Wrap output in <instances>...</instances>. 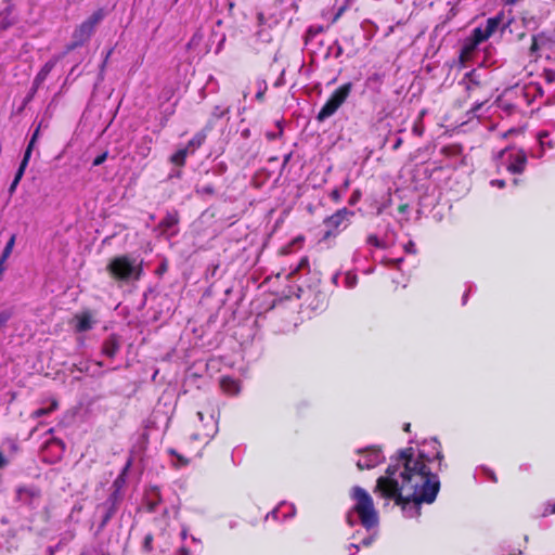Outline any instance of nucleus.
Here are the masks:
<instances>
[{
	"mask_svg": "<svg viewBox=\"0 0 555 555\" xmlns=\"http://www.w3.org/2000/svg\"><path fill=\"white\" fill-rule=\"evenodd\" d=\"M479 474H482L485 477H487L491 481L496 482V476H495L494 472L491 470L490 468H488L486 466H480L475 472V478H477Z\"/></svg>",
	"mask_w": 555,
	"mask_h": 555,
	"instance_id": "cd10ccee",
	"label": "nucleus"
},
{
	"mask_svg": "<svg viewBox=\"0 0 555 555\" xmlns=\"http://www.w3.org/2000/svg\"><path fill=\"white\" fill-rule=\"evenodd\" d=\"M367 243L378 248H385V244L376 235H370Z\"/></svg>",
	"mask_w": 555,
	"mask_h": 555,
	"instance_id": "473e14b6",
	"label": "nucleus"
},
{
	"mask_svg": "<svg viewBox=\"0 0 555 555\" xmlns=\"http://www.w3.org/2000/svg\"><path fill=\"white\" fill-rule=\"evenodd\" d=\"M189 153H191L189 147L180 149L170 157V162L177 166H183Z\"/></svg>",
	"mask_w": 555,
	"mask_h": 555,
	"instance_id": "4be33fe9",
	"label": "nucleus"
},
{
	"mask_svg": "<svg viewBox=\"0 0 555 555\" xmlns=\"http://www.w3.org/2000/svg\"><path fill=\"white\" fill-rule=\"evenodd\" d=\"M267 90V85H266V81H261L259 82V90L258 92L256 93V99L261 101L263 99V95H264V92Z\"/></svg>",
	"mask_w": 555,
	"mask_h": 555,
	"instance_id": "c9c22d12",
	"label": "nucleus"
},
{
	"mask_svg": "<svg viewBox=\"0 0 555 555\" xmlns=\"http://www.w3.org/2000/svg\"><path fill=\"white\" fill-rule=\"evenodd\" d=\"M206 139L205 130L197 132L185 147H189V151L193 153L196 149H198Z\"/></svg>",
	"mask_w": 555,
	"mask_h": 555,
	"instance_id": "412c9836",
	"label": "nucleus"
},
{
	"mask_svg": "<svg viewBox=\"0 0 555 555\" xmlns=\"http://www.w3.org/2000/svg\"><path fill=\"white\" fill-rule=\"evenodd\" d=\"M498 158L506 167V170L513 175H520L526 169L527 154L522 149H503L500 151Z\"/></svg>",
	"mask_w": 555,
	"mask_h": 555,
	"instance_id": "39448f33",
	"label": "nucleus"
},
{
	"mask_svg": "<svg viewBox=\"0 0 555 555\" xmlns=\"http://www.w3.org/2000/svg\"><path fill=\"white\" fill-rule=\"evenodd\" d=\"M410 426H411V425H410V423H406V424H404L403 429H404L405 431H410Z\"/></svg>",
	"mask_w": 555,
	"mask_h": 555,
	"instance_id": "052dcab7",
	"label": "nucleus"
},
{
	"mask_svg": "<svg viewBox=\"0 0 555 555\" xmlns=\"http://www.w3.org/2000/svg\"><path fill=\"white\" fill-rule=\"evenodd\" d=\"M502 22L503 13H500L493 17L488 18L481 39H488L492 34H494V31L499 28Z\"/></svg>",
	"mask_w": 555,
	"mask_h": 555,
	"instance_id": "f3484780",
	"label": "nucleus"
},
{
	"mask_svg": "<svg viewBox=\"0 0 555 555\" xmlns=\"http://www.w3.org/2000/svg\"><path fill=\"white\" fill-rule=\"evenodd\" d=\"M107 271L115 279L122 282L138 281L142 274L141 262H137L128 256H120L112 259Z\"/></svg>",
	"mask_w": 555,
	"mask_h": 555,
	"instance_id": "7ed1b4c3",
	"label": "nucleus"
},
{
	"mask_svg": "<svg viewBox=\"0 0 555 555\" xmlns=\"http://www.w3.org/2000/svg\"><path fill=\"white\" fill-rule=\"evenodd\" d=\"M13 312L11 309H4L0 312V328L4 327L8 321L12 318Z\"/></svg>",
	"mask_w": 555,
	"mask_h": 555,
	"instance_id": "c756f323",
	"label": "nucleus"
},
{
	"mask_svg": "<svg viewBox=\"0 0 555 555\" xmlns=\"http://www.w3.org/2000/svg\"><path fill=\"white\" fill-rule=\"evenodd\" d=\"M401 261H402V258L389 260V262L395 263V264H399Z\"/></svg>",
	"mask_w": 555,
	"mask_h": 555,
	"instance_id": "13d9d810",
	"label": "nucleus"
},
{
	"mask_svg": "<svg viewBox=\"0 0 555 555\" xmlns=\"http://www.w3.org/2000/svg\"><path fill=\"white\" fill-rule=\"evenodd\" d=\"M177 555H190V551L185 546H181L178 550Z\"/></svg>",
	"mask_w": 555,
	"mask_h": 555,
	"instance_id": "de8ad7c7",
	"label": "nucleus"
},
{
	"mask_svg": "<svg viewBox=\"0 0 555 555\" xmlns=\"http://www.w3.org/2000/svg\"><path fill=\"white\" fill-rule=\"evenodd\" d=\"M466 300H467V293H466V294H464V296H463V304H465V302H466Z\"/></svg>",
	"mask_w": 555,
	"mask_h": 555,
	"instance_id": "e2e57ef3",
	"label": "nucleus"
},
{
	"mask_svg": "<svg viewBox=\"0 0 555 555\" xmlns=\"http://www.w3.org/2000/svg\"><path fill=\"white\" fill-rule=\"evenodd\" d=\"M152 535H146L144 539V547L146 550H151Z\"/></svg>",
	"mask_w": 555,
	"mask_h": 555,
	"instance_id": "a18cd8bd",
	"label": "nucleus"
},
{
	"mask_svg": "<svg viewBox=\"0 0 555 555\" xmlns=\"http://www.w3.org/2000/svg\"><path fill=\"white\" fill-rule=\"evenodd\" d=\"M107 156H108V153L107 152H103L102 154H100L99 156H96L93 160V166H100L102 165L106 159H107Z\"/></svg>",
	"mask_w": 555,
	"mask_h": 555,
	"instance_id": "f704fd0d",
	"label": "nucleus"
},
{
	"mask_svg": "<svg viewBox=\"0 0 555 555\" xmlns=\"http://www.w3.org/2000/svg\"><path fill=\"white\" fill-rule=\"evenodd\" d=\"M30 156H29V151H25V154H24V157L22 159V163L15 173V177L14 179L17 180V181H21L23 175H24V171H25V168L27 167V164H28V160H29Z\"/></svg>",
	"mask_w": 555,
	"mask_h": 555,
	"instance_id": "a878e982",
	"label": "nucleus"
},
{
	"mask_svg": "<svg viewBox=\"0 0 555 555\" xmlns=\"http://www.w3.org/2000/svg\"><path fill=\"white\" fill-rule=\"evenodd\" d=\"M349 551H350V554L349 555H354L356 553L359 552V545L357 544H350L349 545Z\"/></svg>",
	"mask_w": 555,
	"mask_h": 555,
	"instance_id": "49530a36",
	"label": "nucleus"
},
{
	"mask_svg": "<svg viewBox=\"0 0 555 555\" xmlns=\"http://www.w3.org/2000/svg\"><path fill=\"white\" fill-rule=\"evenodd\" d=\"M544 77H545V80L548 82V83H552L555 81V70H552V69H546L544 72Z\"/></svg>",
	"mask_w": 555,
	"mask_h": 555,
	"instance_id": "4c0bfd02",
	"label": "nucleus"
},
{
	"mask_svg": "<svg viewBox=\"0 0 555 555\" xmlns=\"http://www.w3.org/2000/svg\"><path fill=\"white\" fill-rule=\"evenodd\" d=\"M345 282L348 288H353L357 284V275L348 273L346 275Z\"/></svg>",
	"mask_w": 555,
	"mask_h": 555,
	"instance_id": "72a5a7b5",
	"label": "nucleus"
},
{
	"mask_svg": "<svg viewBox=\"0 0 555 555\" xmlns=\"http://www.w3.org/2000/svg\"><path fill=\"white\" fill-rule=\"evenodd\" d=\"M353 216V211L343 208L337 210L331 217L324 220V224L327 228L324 236L328 237L333 234V231L339 230L340 227L346 228L350 217Z\"/></svg>",
	"mask_w": 555,
	"mask_h": 555,
	"instance_id": "9d476101",
	"label": "nucleus"
},
{
	"mask_svg": "<svg viewBox=\"0 0 555 555\" xmlns=\"http://www.w3.org/2000/svg\"><path fill=\"white\" fill-rule=\"evenodd\" d=\"M416 448L400 450L398 456L380 476L373 492L388 504L395 501L405 517L420 515L421 504L433 503L440 489L438 473L442 468L443 453L437 438L411 439Z\"/></svg>",
	"mask_w": 555,
	"mask_h": 555,
	"instance_id": "f257e3e1",
	"label": "nucleus"
},
{
	"mask_svg": "<svg viewBox=\"0 0 555 555\" xmlns=\"http://www.w3.org/2000/svg\"><path fill=\"white\" fill-rule=\"evenodd\" d=\"M404 249L406 253L410 254L416 253L415 244L412 241L408 242V244L404 245Z\"/></svg>",
	"mask_w": 555,
	"mask_h": 555,
	"instance_id": "ea45409f",
	"label": "nucleus"
},
{
	"mask_svg": "<svg viewBox=\"0 0 555 555\" xmlns=\"http://www.w3.org/2000/svg\"><path fill=\"white\" fill-rule=\"evenodd\" d=\"M221 389L229 395H236L241 390V384L237 379L230 376H223L220 379Z\"/></svg>",
	"mask_w": 555,
	"mask_h": 555,
	"instance_id": "2eb2a0df",
	"label": "nucleus"
},
{
	"mask_svg": "<svg viewBox=\"0 0 555 555\" xmlns=\"http://www.w3.org/2000/svg\"><path fill=\"white\" fill-rule=\"evenodd\" d=\"M18 183H20V181L13 179V181H12L10 188H9L10 195H12L15 192L16 186H17Z\"/></svg>",
	"mask_w": 555,
	"mask_h": 555,
	"instance_id": "c03bdc74",
	"label": "nucleus"
},
{
	"mask_svg": "<svg viewBox=\"0 0 555 555\" xmlns=\"http://www.w3.org/2000/svg\"><path fill=\"white\" fill-rule=\"evenodd\" d=\"M546 135H547V133H546V132H540V133H539V141H540L541 146H543V145H544V140H543V139H544Z\"/></svg>",
	"mask_w": 555,
	"mask_h": 555,
	"instance_id": "603ef678",
	"label": "nucleus"
},
{
	"mask_svg": "<svg viewBox=\"0 0 555 555\" xmlns=\"http://www.w3.org/2000/svg\"><path fill=\"white\" fill-rule=\"evenodd\" d=\"M483 31H485V28H476L474 30V36H475V40L476 42H482L485 41L486 39H481L482 35H483Z\"/></svg>",
	"mask_w": 555,
	"mask_h": 555,
	"instance_id": "58836bf2",
	"label": "nucleus"
},
{
	"mask_svg": "<svg viewBox=\"0 0 555 555\" xmlns=\"http://www.w3.org/2000/svg\"><path fill=\"white\" fill-rule=\"evenodd\" d=\"M351 90V82H347L339 87L320 109L319 114L317 115V120L322 122L325 119L333 116L337 112V109L345 103Z\"/></svg>",
	"mask_w": 555,
	"mask_h": 555,
	"instance_id": "423d86ee",
	"label": "nucleus"
},
{
	"mask_svg": "<svg viewBox=\"0 0 555 555\" xmlns=\"http://www.w3.org/2000/svg\"><path fill=\"white\" fill-rule=\"evenodd\" d=\"M10 13L11 11L9 8L0 12V31L7 29L12 25V21L9 18Z\"/></svg>",
	"mask_w": 555,
	"mask_h": 555,
	"instance_id": "393cba45",
	"label": "nucleus"
},
{
	"mask_svg": "<svg viewBox=\"0 0 555 555\" xmlns=\"http://www.w3.org/2000/svg\"><path fill=\"white\" fill-rule=\"evenodd\" d=\"M193 427L191 439L207 444L218 431V422L217 418H197Z\"/></svg>",
	"mask_w": 555,
	"mask_h": 555,
	"instance_id": "0eeeda50",
	"label": "nucleus"
},
{
	"mask_svg": "<svg viewBox=\"0 0 555 555\" xmlns=\"http://www.w3.org/2000/svg\"><path fill=\"white\" fill-rule=\"evenodd\" d=\"M168 453L172 456L170 462L171 466L179 469L188 466L191 463V459L178 453L175 449H169Z\"/></svg>",
	"mask_w": 555,
	"mask_h": 555,
	"instance_id": "a211bd4d",
	"label": "nucleus"
},
{
	"mask_svg": "<svg viewBox=\"0 0 555 555\" xmlns=\"http://www.w3.org/2000/svg\"><path fill=\"white\" fill-rule=\"evenodd\" d=\"M545 40H546V37L544 36V34H539V35L532 36V43L530 47L531 54L537 53L540 50L541 44L544 43Z\"/></svg>",
	"mask_w": 555,
	"mask_h": 555,
	"instance_id": "5701e85b",
	"label": "nucleus"
},
{
	"mask_svg": "<svg viewBox=\"0 0 555 555\" xmlns=\"http://www.w3.org/2000/svg\"><path fill=\"white\" fill-rule=\"evenodd\" d=\"M513 183H514V184H517V183H518V179H514V180H513Z\"/></svg>",
	"mask_w": 555,
	"mask_h": 555,
	"instance_id": "774afa93",
	"label": "nucleus"
},
{
	"mask_svg": "<svg viewBox=\"0 0 555 555\" xmlns=\"http://www.w3.org/2000/svg\"><path fill=\"white\" fill-rule=\"evenodd\" d=\"M179 222L177 214H167L166 217L159 222L158 228L163 235L167 237L172 236L176 231H171Z\"/></svg>",
	"mask_w": 555,
	"mask_h": 555,
	"instance_id": "ddd939ff",
	"label": "nucleus"
},
{
	"mask_svg": "<svg viewBox=\"0 0 555 555\" xmlns=\"http://www.w3.org/2000/svg\"><path fill=\"white\" fill-rule=\"evenodd\" d=\"M180 537H181V539H182L183 541L188 539V537H189L188 528H185V527H183V528H182V530H181V532H180Z\"/></svg>",
	"mask_w": 555,
	"mask_h": 555,
	"instance_id": "09e8293b",
	"label": "nucleus"
},
{
	"mask_svg": "<svg viewBox=\"0 0 555 555\" xmlns=\"http://www.w3.org/2000/svg\"><path fill=\"white\" fill-rule=\"evenodd\" d=\"M413 131H414L415 133H417L418 135L422 133V132H421V130H420V129H417L416 127L413 129Z\"/></svg>",
	"mask_w": 555,
	"mask_h": 555,
	"instance_id": "680f3d73",
	"label": "nucleus"
},
{
	"mask_svg": "<svg viewBox=\"0 0 555 555\" xmlns=\"http://www.w3.org/2000/svg\"><path fill=\"white\" fill-rule=\"evenodd\" d=\"M39 131H40V126H38V128L34 131L33 135H31V139L28 143V146L26 149V151H29V156L31 155V151H33V147L35 145V142L37 141L38 137H39Z\"/></svg>",
	"mask_w": 555,
	"mask_h": 555,
	"instance_id": "2f4dec72",
	"label": "nucleus"
},
{
	"mask_svg": "<svg viewBox=\"0 0 555 555\" xmlns=\"http://www.w3.org/2000/svg\"><path fill=\"white\" fill-rule=\"evenodd\" d=\"M356 201H357V197H356V196H353V197L350 199V203H351V204H353V203H356Z\"/></svg>",
	"mask_w": 555,
	"mask_h": 555,
	"instance_id": "0e129e2a",
	"label": "nucleus"
},
{
	"mask_svg": "<svg viewBox=\"0 0 555 555\" xmlns=\"http://www.w3.org/2000/svg\"><path fill=\"white\" fill-rule=\"evenodd\" d=\"M56 59L49 60L39 70L37 76L34 79V92H37L39 87L43 83L48 75L51 73V70L54 68L56 64Z\"/></svg>",
	"mask_w": 555,
	"mask_h": 555,
	"instance_id": "4468645a",
	"label": "nucleus"
},
{
	"mask_svg": "<svg viewBox=\"0 0 555 555\" xmlns=\"http://www.w3.org/2000/svg\"><path fill=\"white\" fill-rule=\"evenodd\" d=\"M547 514H555V501L553 503H548L545 507L543 515L545 516Z\"/></svg>",
	"mask_w": 555,
	"mask_h": 555,
	"instance_id": "a19ab883",
	"label": "nucleus"
},
{
	"mask_svg": "<svg viewBox=\"0 0 555 555\" xmlns=\"http://www.w3.org/2000/svg\"><path fill=\"white\" fill-rule=\"evenodd\" d=\"M191 541H192L194 544L198 545V546H201V545H202L201 540H199V539H197V538H195L194 535H191Z\"/></svg>",
	"mask_w": 555,
	"mask_h": 555,
	"instance_id": "6e6d98bb",
	"label": "nucleus"
},
{
	"mask_svg": "<svg viewBox=\"0 0 555 555\" xmlns=\"http://www.w3.org/2000/svg\"><path fill=\"white\" fill-rule=\"evenodd\" d=\"M56 405H57L56 401H53L48 409L40 408L37 411H35L34 412V416H38V417L44 416L46 414L51 413L52 411H54Z\"/></svg>",
	"mask_w": 555,
	"mask_h": 555,
	"instance_id": "7c9ffc66",
	"label": "nucleus"
},
{
	"mask_svg": "<svg viewBox=\"0 0 555 555\" xmlns=\"http://www.w3.org/2000/svg\"><path fill=\"white\" fill-rule=\"evenodd\" d=\"M76 328L78 332H87L92 328L93 320L90 313L86 312L77 317Z\"/></svg>",
	"mask_w": 555,
	"mask_h": 555,
	"instance_id": "6ab92c4d",
	"label": "nucleus"
},
{
	"mask_svg": "<svg viewBox=\"0 0 555 555\" xmlns=\"http://www.w3.org/2000/svg\"><path fill=\"white\" fill-rule=\"evenodd\" d=\"M257 18H258L259 23L262 24L264 22V14L258 13Z\"/></svg>",
	"mask_w": 555,
	"mask_h": 555,
	"instance_id": "4d7b16f0",
	"label": "nucleus"
},
{
	"mask_svg": "<svg viewBox=\"0 0 555 555\" xmlns=\"http://www.w3.org/2000/svg\"><path fill=\"white\" fill-rule=\"evenodd\" d=\"M357 467L362 469H372L385 461L383 452L374 447L358 451Z\"/></svg>",
	"mask_w": 555,
	"mask_h": 555,
	"instance_id": "6e6552de",
	"label": "nucleus"
},
{
	"mask_svg": "<svg viewBox=\"0 0 555 555\" xmlns=\"http://www.w3.org/2000/svg\"><path fill=\"white\" fill-rule=\"evenodd\" d=\"M35 94H36V92H34V86H33L30 91H29V94L26 98V102L30 101L34 98Z\"/></svg>",
	"mask_w": 555,
	"mask_h": 555,
	"instance_id": "5fc2aeb1",
	"label": "nucleus"
},
{
	"mask_svg": "<svg viewBox=\"0 0 555 555\" xmlns=\"http://www.w3.org/2000/svg\"><path fill=\"white\" fill-rule=\"evenodd\" d=\"M105 12L99 9L91 14L83 23H81L73 34V42L68 46V50H73L87 42L95 30V27L103 21Z\"/></svg>",
	"mask_w": 555,
	"mask_h": 555,
	"instance_id": "20e7f679",
	"label": "nucleus"
},
{
	"mask_svg": "<svg viewBox=\"0 0 555 555\" xmlns=\"http://www.w3.org/2000/svg\"><path fill=\"white\" fill-rule=\"evenodd\" d=\"M9 464V460L0 451V469H3Z\"/></svg>",
	"mask_w": 555,
	"mask_h": 555,
	"instance_id": "79ce46f5",
	"label": "nucleus"
},
{
	"mask_svg": "<svg viewBox=\"0 0 555 555\" xmlns=\"http://www.w3.org/2000/svg\"><path fill=\"white\" fill-rule=\"evenodd\" d=\"M371 542H372V539H364L363 540V544L366 545V546L370 545Z\"/></svg>",
	"mask_w": 555,
	"mask_h": 555,
	"instance_id": "bf43d9fd",
	"label": "nucleus"
},
{
	"mask_svg": "<svg viewBox=\"0 0 555 555\" xmlns=\"http://www.w3.org/2000/svg\"><path fill=\"white\" fill-rule=\"evenodd\" d=\"M491 185L498 186L500 189H503L505 186V181L504 180H499V179L492 180L491 181Z\"/></svg>",
	"mask_w": 555,
	"mask_h": 555,
	"instance_id": "37998d69",
	"label": "nucleus"
},
{
	"mask_svg": "<svg viewBox=\"0 0 555 555\" xmlns=\"http://www.w3.org/2000/svg\"><path fill=\"white\" fill-rule=\"evenodd\" d=\"M401 144H402V139L401 138H397L396 142L393 143L392 149L393 150H398L401 146Z\"/></svg>",
	"mask_w": 555,
	"mask_h": 555,
	"instance_id": "3c124183",
	"label": "nucleus"
},
{
	"mask_svg": "<svg viewBox=\"0 0 555 555\" xmlns=\"http://www.w3.org/2000/svg\"><path fill=\"white\" fill-rule=\"evenodd\" d=\"M129 469H126V466L122 468L119 476L115 479L113 486L115 487V493L112 495V498H115L119 489L124 486L126 481V475Z\"/></svg>",
	"mask_w": 555,
	"mask_h": 555,
	"instance_id": "bb28decb",
	"label": "nucleus"
},
{
	"mask_svg": "<svg viewBox=\"0 0 555 555\" xmlns=\"http://www.w3.org/2000/svg\"><path fill=\"white\" fill-rule=\"evenodd\" d=\"M307 266H308V260L306 258H304V259L300 260L298 267L296 268V271H298V270H300V269H302V268H305Z\"/></svg>",
	"mask_w": 555,
	"mask_h": 555,
	"instance_id": "8fccbe9b",
	"label": "nucleus"
},
{
	"mask_svg": "<svg viewBox=\"0 0 555 555\" xmlns=\"http://www.w3.org/2000/svg\"><path fill=\"white\" fill-rule=\"evenodd\" d=\"M150 423L145 425V429L150 428ZM149 443V435L146 430L141 433L137 439V441L133 443L129 457L126 463V469H129L131 466L135 464L143 463L144 460V452L146 450Z\"/></svg>",
	"mask_w": 555,
	"mask_h": 555,
	"instance_id": "1a4fd4ad",
	"label": "nucleus"
},
{
	"mask_svg": "<svg viewBox=\"0 0 555 555\" xmlns=\"http://www.w3.org/2000/svg\"><path fill=\"white\" fill-rule=\"evenodd\" d=\"M16 498L25 505L37 507L40 500V493L34 487H20L16 490Z\"/></svg>",
	"mask_w": 555,
	"mask_h": 555,
	"instance_id": "9b49d317",
	"label": "nucleus"
},
{
	"mask_svg": "<svg viewBox=\"0 0 555 555\" xmlns=\"http://www.w3.org/2000/svg\"><path fill=\"white\" fill-rule=\"evenodd\" d=\"M481 105H482V103H480V104L476 105V107H474V111L479 109V107H481Z\"/></svg>",
	"mask_w": 555,
	"mask_h": 555,
	"instance_id": "69168bd1",
	"label": "nucleus"
},
{
	"mask_svg": "<svg viewBox=\"0 0 555 555\" xmlns=\"http://www.w3.org/2000/svg\"><path fill=\"white\" fill-rule=\"evenodd\" d=\"M15 241H16V234H12L11 237L9 238V241L7 242V245L2 251V255L0 258H2V260H7L10 255L12 254V250L14 248V245H15Z\"/></svg>",
	"mask_w": 555,
	"mask_h": 555,
	"instance_id": "b1692460",
	"label": "nucleus"
},
{
	"mask_svg": "<svg viewBox=\"0 0 555 555\" xmlns=\"http://www.w3.org/2000/svg\"><path fill=\"white\" fill-rule=\"evenodd\" d=\"M296 508L293 504L283 502L276 508H274L270 514L267 515V518L270 516L276 520L279 519H287L295 515Z\"/></svg>",
	"mask_w": 555,
	"mask_h": 555,
	"instance_id": "f8f14e48",
	"label": "nucleus"
},
{
	"mask_svg": "<svg viewBox=\"0 0 555 555\" xmlns=\"http://www.w3.org/2000/svg\"><path fill=\"white\" fill-rule=\"evenodd\" d=\"M350 496L353 501V505L347 515L348 524L353 526L357 522V516L360 524L366 530L375 528L378 525V513L374 506L371 494L365 489L354 486L351 489Z\"/></svg>",
	"mask_w": 555,
	"mask_h": 555,
	"instance_id": "f03ea898",
	"label": "nucleus"
},
{
	"mask_svg": "<svg viewBox=\"0 0 555 555\" xmlns=\"http://www.w3.org/2000/svg\"><path fill=\"white\" fill-rule=\"evenodd\" d=\"M229 111H230L229 107H222L220 105H216L211 112V116L214 118H222L223 116H225L229 113Z\"/></svg>",
	"mask_w": 555,
	"mask_h": 555,
	"instance_id": "c85d7f7f",
	"label": "nucleus"
},
{
	"mask_svg": "<svg viewBox=\"0 0 555 555\" xmlns=\"http://www.w3.org/2000/svg\"><path fill=\"white\" fill-rule=\"evenodd\" d=\"M195 40H196V36H194V37L192 38L191 43L195 42Z\"/></svg>",
	"mask_w": 555,
	"mask_h": 555,
	"instance_id": "338daca9",
	"label": "nucleus"
},
{
	"mask_svg": "<svg viewBox=\"0 0 555 555\" xmlns=\"http://www.w3.org/2000/svg\"><path fill=\"white\" fill-rule=\"evenodd\" d=\"M332 198L337 201L339 197H340V194H339V191L338 190H334L331 194Z\"/></svg>",
	"mask_w": 555,
	"mask_h": 555,
	"instance_id": "864d4df0",
	"label": "nucleus"
},
{
	"mask_svg": "<svg viewBox=\"0 0 555 555\" xmlns=\"http://www.w3.org/2000/svg\"><path fill=\"white\" fill-rule=\"evenodd\" d=\"M197 193L212 195L215 193V190H214L212 185H204V186L197 189Z\"/></svg>",
	"mask_w": 555,
	"mask_h": 555,
	"instance_id": "e433bc0d",
	"label": "nucleus"
},
{
	"mask_svg": "<svg viewBox=\"0 0 555 555\" xmlns=\"http://www.w3.org/2000/svg\"><path fill=\"white\" fill-rule=\"evenodd\" d=\"M462 85L465 86V89L470 92L473 89L479 86V81L477 80L476 70H470L466 73L464 78L461 81Z\"/></svg>",
	"mask_w": 555,
	"mask_h": 555,
	"instance_id": "aec40b11",
	"label": "nucleus"
},
{
	"mask_svg": "<svg viewBox=\"0 0 555 555\" xmlns=\"http://www.w3.org/2000/svg\"><path fill=\"white\" fill-rule=\"evenodd\" d=\"M120 348V344L116 336L112 335L104 340L102 346V352L108 358H114Z\"/></svg>",
	"mask_w": 555,
	"mask_h": 555,
	"instance_id": "dca6fc26",
	"label": "nucleus"
}]
</instances>
